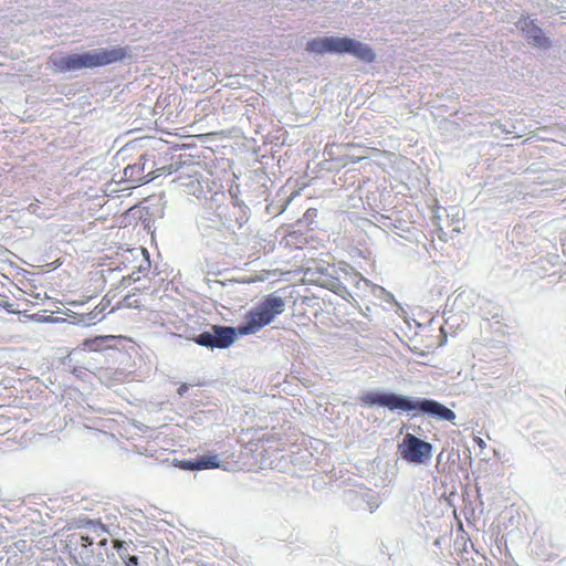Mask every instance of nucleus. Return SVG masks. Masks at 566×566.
<instances>
[{
    "mask_svg": "<svg viewBox=\"0 0 566 566\" xmlns=\"http://www.w3.org/2000/svg\"><path fill=\"white\" fill-rule=\"evenodd\" d=\"M113 547L117 551L120 559H122V554H128V551H127L128 544L124 541H119V539L113 541Z\"/></svg>",
    "mask_w": 566,
    "mask_h": 566,
    "instance_id": "obj_12",
    "label": "nucleus"
},
{
    "mask_svg": "<svg viewBox=\"0 0 566 566\" xmlns=\"http://www.w3.org/2000/svg\"><path fill=\"white\" fill-rule=\"evenodd\" d=\"M129 306H130V307L133 306V307H135V308H138V307H139V305H138V304H136V302H133V304H129Z\"/></svg>",
    "mask_w": 566,
    "mask_h": 566,
    "instance_id": "obj_20",
    "label": "nucleus"
},
{
    "mask_svg": "<svg viewBox=\"0 0 566 566\" xmlns=\"http://www.w3.org/2000/svg\"><path fill=\"white\" fill-rule=\"evenodd\" d=\"M211 333L213 338L214 348L226 349L230 347L237 338L238 326H221V325H212Z\"/></svg>",
    "mask_w": 566,
    "mask_h": 566,
    "instance_id": "obj_8",
    "label": "nucleus"
},
{
    "mask_svg": "<svg viewBox=\"0 0 566 566\" xmlns=\"http://www.w3.org/2000/svg\"><path fill=\"white\" fill-rule=\"evenodd\" d=\"M192 339L195 340V343H197L200 346H203V347H207L210 349H214L211 328L209 331L200 333L199 335L195 336Z\"/></svg>",
    "mask_w": 566,
    "mask_h": 566,
    "instance_id": "obj_10",
    "label": "nucleus"
},
{
    "mask_svg": "<svg viewBox=\"0 0 566 566\" xmlns=\"http://www.w3.org/2000/svg\"><path fill=\"white\" fill-rule=\"evenodd\" d=\"M515 27L524 34L528 44L538 49L551 48L552 42L536 23V19H532L531 17H522L516 21Z\"/></svg>",
    "mask_w": 566,
    "mask_h": 566,
    "instance_id": "obj_6",
    "label": "nucleus"
},
{
    "mask_svg": "<svg viewBox=\"0 0 566 566\" xmlns=\"http://www.w3.org/2000/svg\"><path fill=\"white\" fill-rule=\"evenodd\" d=\"M306 51L317 54L347 53L367 63L375 60V54L369 45L346 36H324L312 39L306 44Z\"/></svg>",
    "mask_w": 566,
    "mask_h": 566,
    "instance_id": "obj_3",
    "label": "nucleus"
},
{
    "mask_svg": "<svg viewBox=\"0 0 566 566\" xmlns=\"http://www.w3.org/2000/svg\"><path fill=\"white\" fill-rule=\"evenodd\" d=\"M189 389V386L187 384H182L180 385V387L178 388V395L179 396H184Z\"/></svg>",
    "mask_w": 566,
    "mask_h": 566,
    "instance_id": "obj_16",
    "label": "nucleus"
},
{
    "mask_svg": "<svg viewBox=\"0 0 566 566\" xmlns=\"http://www.w3.org/2000/svg\"><path fill=\"white\" fill-rule=\"evenodd\" d=\"M145 171V165L140 161L135 163L134 165H128L124 169V176L127 181L137 182V184H145L148 182L150 179L147 178V176L144 175Z\"/></svg>",
    "mask_w": 566,
    "mask_h": 566,
    "instance_id": "obj_9",
    "label": "nucleus"
},
{
    "mask_svg": "<svg viewBox=\"0 0 566 566\" xmlns=\"http://www.w3.org/2000/svg\"><path fill=\"white\" fill-rule=\"evenodd\" d=\"M340 148H343L345 151H344V155L338 158V160L340 161V164L343 166H345L348 161L350 163H359L361 159H364L365 157L361 156V155H352L349 154L347 150L352 147L350 144H346V145H340L339 146Z\"/></svg>",
    "mask_w": 566,
    "mask_h": 566,
    "instance_id": "obj_11",
    "label": "nucleus"
},
{
    "mask_svg": "<svg viewBox=\"0 0 566 566\" xmlns=\"http://www.w3.org/2000/svg\"><path fill=\"white\" fill-rule=\"evenodd\" d=\"M3 304H6L4 307L7 308V311L9 313H14V310L11 308L12 307L11 303H9L8 301H4Z\"/></svg>",
    "mask_w": 566,
    "mask_h": 566,
    "instance_id": "obj_17",
    "label": "nucleus"
},
{
    "mask_svg": "<svg viewBox=\"0 0 566 566\" xmlns=\"http://www.w3.org/2000/svg\"><path fill=\"white\" fill-rule=\"evenodd\" d=\"M126 56V49L120 46L101 48L83 53L51 56V63L56 72L69 73L83 69L105 66L122 61Z\"/></svg>",
    "mask_w": 566,
    "mask_h": 566,
    "instance_id": "obj_2",
    "label": "nucleus"
},
{
    "mask_svg": "<svg viewBox=\"0 0 566 566\" xmlns=\"http://www.w3.org/2000/svg\"><path fill=\"white\" fill-rule=\"evenodd\" d=\"M220 465L221 461L219 459V455L213 453L200 454L191 460H181L177 464L178 468L187 471L216 469L220 468Z\"/></svg>",
    "mask_w": 566,
    "mask_h": 566,
    "instance_id": "obj_7",
    "label": "nucleus"
},
{
    "mask_svg": "<svg viewBox=\"0 0 566 566\" xmlns=\"http://www.w3.org/2000/svg\"><path fill=\"white\" fill-rule=\"evenodd\" d=\"M475 441H476V443H478L481 448H483V447L485 446V442H484V441H483V439H481V438H475Z\"/></svg>",
    "mask_w": 566,
    "mask_h": 566,
    "instance_id": "obj_18",
    "label": "nucleus"
},
{
    "mask_svg": "<svg viewBox=\"0 0 566 566\" xmlns=\"http://www.w3.org/2000/svg\"><path fill=\"white\" fill-rule=\"evenodd\" d=\"M401 458L409 463L426 464L432 458L433 447L412 433H407L398 446Z\"/></svg>",
    "mask_w": 566,
    "mask_h": 566,
    "instance_id": "obj_5",
    "label": "nucleus"
},
{
    "mask_svg": "<svg viewBox=\"0 0 566 566\" xmlns=\"http://www.w3.org/2000/svg\"><path fill=\"white\" fill-rule=\"evenodd\" d=\"M138 280H139V276H138V274L136 272H133L128 276L123 277V282H129V281L136 282Z\"/></svg>",
    "mask_w": 566,
    "mask_h": 566,
    "instance_id": "obj_15",
    "label": "nucleus"
},
{
    "mask_svg": "<svg viewBox=\"0 0 566 566\" xmlns=\"http://www.w3.org/2000/svg\"><path fill=\"white\" fill-rule=\"evenodd\" d=\"M129 306H130V307L133 306V307H135V308H138V307H139V305H138V304H136V302H133V304H129Z\"/></svg>",
    "mask_w": 566,
    "mask_h": 566,
    "instance_id": "obj_19",
    "label": "nucleus"
},
{
    "mask_svg": "<svg viewBox=\"0 0 566 566\" xmlns=\"http://www.w3.org/2000/svg\"><path fill=\"white\" fill-rule=\"evenodd\" d=\"M353 280L356 281V284L358 285L359 283H364L365 285H368L369 282L364 279L363 276H360L359 274L355 273L354 276H353Z\"/></svg>",
    "mask_w": 566,
    "mask_h": 566,
    "instance_id": "obj_14",
    "label": "nucleus"
},
{
    "mask_svg": "<svg viewBox=\"0 0 566 566\" xmlns=\"http://www.w3.org/2000/svg\"><path fill=\"white\" fill-rule=\"evenodd\" d=\"M87 525L96 533H98V531L105 532V527L101 522L90 520L87 521Z\"/></svg>",
    "mask_w": 566,
    "mask_h": 566,
    "instance_id": "obj_13",
    "label": "nucleus"
},
{
    "mask_svg": "<svg viewBox=\"0 0 566 566\" xmlns=\"http://www.w3.org/2000/svg\"><path fill=\"white\" fill-rule=\"evenodd\" d=\"M361 401L368 407H385L389 410H402L406 412L419 411L439 420L453 421L455 413L444 405L433 399L403 396L395 392H367Z\"/></svg>",
    "mask_w": 566,
    "mask_h": 566,
    "instance_id": "obj_1",
    "label": "nucleus"
},
{
    "mask_svg": "<svg viewBox=\"0 0 566 566\" xmlns=\"http://www.w3.org/2000/svg\"><path fill=\"white\" fill-rule=\"evenodd\" d=\"M284 311V298L275 294H269L245 314L244 319L238 325V332L240 335L255 334L262 327L271 324Z\"/></svg>",
    "mask_w": 566,
    "mask_h": 566,
    "instance_id": "obj_4",
    "label": "nucleus"
}]
</instances>
